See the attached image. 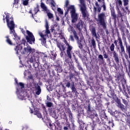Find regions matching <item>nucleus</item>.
<instances>
[{
	"label": "nucleus",
	"mask_w": 130,
	"mask_h": 130,
	"mask_svg": "<svg viewBox=\"0 0 130 130\" xmlns=\"http://www.w3.org/2000/svg\"><path fill=\"white\" fill-rule=\"evenodd\" d=\"M16 40L17 41L16 42V43L17 44H18V45L16 46V47L14 48V50H15L17 54H19L20 52L22 54L34 53V52H35V49H32L29 46H27L26 47H24L23 49H22L23 46H22V44L25 45V40H22V43H20V39L19 40Z\"/></svg>",
	"instance_id": "obj_1"
},
{
	"label": "nucleus",
	"mask_w": 130,
	"mask_h": 130,
	"mask_svg": "<svg viewBox=\"0 0 130 130\" xmlns=\"http://www.w3.org/2000/svg\"><path fill=\"white\" fill-rule=\"evenodd\" d=\"M70 1L69 0H66L65 1V5L64 6V9L67 12L65 13V15H67L69 13V11L70 12L72 22V23H76L78 21L79 18V14L76 12V8L74 5H70Z\"/></svg>",
	"instance_id": "obj_2"
},
{
	"label": "nucleus",
	"mask_w": 130,
	"mask_h": 130,
	"mask_svg": "<svg viewBox=\"0 0 130 130\" xmlns=\"http://www.w3.org/2000/svg\"><path fill=\"white\" fill-rule=\"evenodd\" d=\"M15 81L17 85L16 94L19 100H25L27 99V92L24 91V83L19 82L18 83V80L15 79Z\"/></svg>",
	"instance_id": "obj_3"
},
{
	"label": "nucleus",
	"mask_w": 130,
	"mask_h": 130,
	"mask_svg": "<svg viewBox=\"0 0 130 130\" xmlns=\"http://www.w3.org/2000/svg\"><path fill=\"white\" fill-rule=\"evenodd\" d=\"M6 21L7 23V26L10 30V34H13L15 40H20V37H18L16 32H15V23H14V21L13 20V18L10 17L11 15L9 14H6Z\"/></svg>",
	"instance_id": "obj_4"
},
{
	"label": "nucleus",
	"mask_w": 130,
	"mask_h": 130,
	"mask_svg": "<svg viewBox=\"0 0 130 130\" xmlns=\"http://www.w3.org/2000/svg\"><path fill=\"white\" fill-rule=\"evenodd\" d=\"M45 28V34H43L42 32H39V35L41 37V40L42 41V44L43 45H45V44L46 43V38L51 37V34H50V30H49V26L48 25V22L47 21H46Z\"/></svg>",
	"instance_id": "obj_5"
},
{
	"label": "nucleus",
	"mask_w": 130,
	"mask_h": 130,
	"mask_svg": "<svg viewBox=\"0 0 130 130\" xmlns=\"http://www.w3.org/2000/svg\"><path fill=\"white\" fill-rule=\"evenodd\" d=\"M106 18L105 14L102 13L98 15V19H96L98 25L100 24L103 26V28L106 27V22H105Z\"/></svg>",
	"instance_id": "obj_6"
},
{
	"label": "nucleus",
	"mask_w": 130,
	"mask_h": 130,
	"mask_svg": "<svg viewBox=\"0 0 130 130\" xmlns=\"http://www.w3.org/2000/svg\"><path fill=\"white\" fill-rule=\"evenodd\" d=\"M118 42L120 45V50L119 51V53L121 54V56L123 57L124 56L126 59L128 58V56L125 54V51H124V47L122 44V41H121V38L120 37L118 38Z\"/></svg>",
	"instance_id": "obj_7"
},
{
	"label": "nucleus",
	"mask_w": 130,
	"mask_h": 130,
	"mask_svg": "<svg viewBox=\"0 0 130 130\" xmlns=\"http://www.w3.org/2000/svg\"><path fill=\"white\" fill-rule=\"evenodd\" d=\"M80 5L79 7L80 8V11L82 14V16L84 18H86L88 16V11H87V8H86V5L84 3V0H79Z\"/></svg>",
	"instance_id": "obj_8"
},
{
	"label": "nucleus",
	"mask_w": 130,
	"mask_h": 130,
	"mask_svg": "<svg viewBox=\"0 0 130 130\" xmlns=\"http://www.w3.org/2000/svg\"><path fill=\"white\" fill-rule=\"evenodd\" d=\"M26 36L25 38L27 42L29 43V44H32V43H35V37L33 34L29 30H26Z\"/></svg>",
	"instance_id": "obj_9"
},
{
	"label": "nucleus",
	"mask_w": 130,
	"mask_h": 130,
	"mask_svg": "<svg viewBox=\"0 0 130 130\" xmlns=\"http://www.w3.org/2000/svg\"><path fill=\"white\" fill-rule=\"evenodd\" d=\"M63 42L66 45L67 55L69 58H72V54H71V52H72L73 46H71V45H70V43H69L68 41H67V40H64Z\"/></svg>",
	"instance_id": "obj_10"
},
{
	"label": "nucleus",
	"mask_w": 130,
	"mask_h": 130,
	"mask_svg": "<svg viewBox=\"0 0 130 130\" xmlns=\"http://www.w3.org/2000/svg\"><path fill=\"white\" fill-rule=\"evenodd\" d=\"M34 53H31V54H29L28 55L27 61H30L31 63L36 62L37 56L35 55Z\"/></svg>",
	"instance_id": "obj_11"
},
{
	"label": "nucleus",
	"mask_w": 130,
	"mask_h": 130,
	"mask_svg": "<svg viewBox=\"0 0 130 130\" xmlns=\"http://www.w3.org/2000/svg\"><path fill=\"white\" fill-rule=\"evenodd\" d=\"M30 113H34L35 115H37V116L39 118H42V115L41 113L39 112V110L37 108H34V111H33V108H30Z\"/></svg>",
	"instance_id": "obj_12"
},
{
	"label": "nucleus",
	"mask_w": 130,
	"mask_h": 130,
	"mask_svg": "<svg viewBox=\"0 0 130 130\" xmlns=\"http://www.w3.org/2000/svg\"><path fill=\"white\" fill-rule=\"evenodd\" d=\"M38 12H39V6L37 5V7L35 8L34 10L33 11H30L29 13V14H31L32 17L33 18L34 15H36Z\"/></svg>",
	"instance_id": "obj_13"
},
{
	"label": "nucleus",
	"mask_w": 130,
	"mask_h": 130,
	"mask_svg": "<svg viewBox=\"0 0 130 130\" xmlns=\"http://www.w3.org/2000/svg\"><path fill=\"white\" fill-rule=\"evenodd\" d=\"M90 31L91 32V34L93 37L97 38V34L96 33V29L93 26H91L90 27Z\"/></svg>",
	"instance_id": "obj_14"
},
{
	"label": "nucleus",
	"mask_w": 130,
	"mask_h": 130,
	"mask_svg": "<svg viewBox=\"0 0 130 130\" xmlns=\"http://www.w3.org/2000/svg\"><path fill=\"white\" fill-rule=\"evenodd\" d=\"M35 88L36 94L37 95H40V93H41V87H40V86H39L38 84H36Z\"/></svg>",
	"instance_id": "obj_15"
},
{
	"label": "nucleus",
	"mask_w": 130,
	"mask_h": 130,
	"mask_svg": "<svg viewBox=\"0 0 130 130\" xmlns=\"http://www.w3.org/2000/svg\"><path fill=\"white\" fill-rule=\"evenodd\" d=\"M57 46L61 52L63 51V50L66 49L64 46L59 42H57Z\"/></svg>",
	"instance_id": "obj_16"
},
{
	"label": "nucleus",
	"mask_w": 130,
	"mask_h": 130,
	"mask_svg": "<svg viewBox=\"0 0 130 130\" xmlns=\"http://www.w3.org/2000/svg\"><path fill=\"white\" fill-rule=\"evenodd\" d=\"M112 53L116 62H118V61H119V59H118V55L117 54V53H116L115 51H113Z\"/></svg>",
	"instance_id": "obj_17"
},
{
	"label": "nucleus",
	"mask_w": 130,
	"mask_h": 130,
	"mask_svg": "<svg viewBox=\"0 0 130 130\" xmlns=\"http://www.w3.org/2000/svg\"><path fill=\"white\" fill-rule=\"evenodd\" d=\"M77 27L79 30H82V29H83V21L82 20H80L79 21V23L77 26Z\"/></svg>",
	"instance_id": "obj_18"
},
{
	"label": "nucleus",
	"mask_w": 130,
	"mask_h": 130,
	"mask_svg": "<svg viewBox=\"0 0 130 130\" xmlns=\"http://www.w3.org/2000/svg\"><path fill=\"white\" fill-rule=\"evenodd\" d=\"M50 1L52 6V9L53 10V11H54L55 10V6L56 4H55V2H54V1L53 0H50Z\"/></svg>",
	"instance_id": "obj_19"
},
{
	"label": "nucleus",
	"mask_w": 130,
	"mask_h": 130,
	"mask_svg": "<svg viewBox=\"0 0 130 130\" xmlns=\"http://www.w3.org/2000/svg\"><path fill=\"white\" fill-rule=\"evenodd\" d=\"M68 30L69 32H70V33H74L76 32V31H75V29L73 28V26L71 25H69L68 28Z\"/></svg>",
	"instance_id": "obj_20"
},
{
	"label": "nucleus",
	"mask_w": 130,
	"mask_h": 130,
	"mask_svg": "<svg viewBox=\"0 0 130 130\" xmlns=\"http://www.w3.org/2000/svg\"><path fill=\"white\" fill-rule=\"evenodd\" d=\"M117 106H118V107H119V108H121V109H122V108H124V105L122 104L120 101H118L117 102Z\"/></svg>",
	"instance_id": "obj_21"
},
{
	"label": "nucleus",
	"mask_w": 130,
	"mask_h": 130,
	"mask_svg": "<svg viewBox=\"0 0 130 130\" xmlns=\"http://www.w3.org/2000/svg\"><path fill=\"white\" fill-rule=\"evenodd\" d=\"M51 58L53 60L55 59V57H56V54L54 51H51Z\"/></svg>",
	"instance_id": "obj_22"
},
{
	"label": "nucleus",
	"mask_w": 130,
	"mask_h": 130,
	"mask_svg": "<svg viewBox=\"0 0 130 130\" xmlns=\"http://www.w3.org/2000/svg\"><path fill=\"white\" fill-rule=\"evenodd\" d=\"M94 12H98L99 13H100L101 12V8L99 6H97V8L94 7L93 8Z\"/></svg>",
	"instance_id": "obj_23"
},
{
	"label": "nucleus",
	"mask_w": 130,
	"mask_h": 130,
	"mask_svg": "<svg viewBox=\"0 0 130 130\" xmlns=\"http://www.w3.org/2000/svg\"><path fill=\"white\" fill-rule=\"evenodd\" d=\"M71 87V90H72V92H76V91H77L76 87H75V84L74 82L72 83Z\"/></svg>",
	"instance_id": "obj_24"
},
{
	"label": "nucleus",
	"mask_w": 130,
	"mask_h": 130,
	"mask_svg": "<svg viewBox=\"0 0 130 130\" xmlns=\"http://www.w3.org/2000/svg\"><path fill=\"white\" fill-rule=\"evenodd\" d=\"M7 40L6 41L8 44L10 45H13V43H12V41L9 38V36L6 37Z\"/></svg>",
	"instance_id": "obj_25"
},
{
	"label": "nucleus",
	"mask_w": 130,
	"mask_h": 130,
	"mask_svg": "<svg viewBox=\"0 0 130 130\" xmlns=\"http://www.w3.org/2000/svg\"><path fill=\"white\" fill-rule=\"evenodd\" d=\"M19 0H14L13 7H15V8H18V4L19 3Z\"/></svg>",
	"instance_id": "obj_26"
},
{
	"label": "nucleus",
	"mask_w": 130,
	"mask_h": 130,
	"mask_svg": "<svg viewBox=\"0 0 130 130\" xmlns=\"http://www.w3.org/2000/svg\"><path fill=\"white\" fill-rule=\"evenodd\" d=\"M41 7L42 9L44 10V11H47V10H48L47 7H46V6H45V5H44V4L41 3Z\"/></svg>",
	"instance_id": "obj_27"
},
{
	"label": "nucleus",
	"mask_w": 130,
	"mask_h": 130,
	"mask_svg": "<svg viewBox=\"0 0 130 130\" xmlns=\"http://www.w3.org/2000/svg\"><path fill=\"white\" fill-rule=\"evenodd\" d=\"M47 16L49 18V19H52L53 18V14L50 12H48L47 13Z\"/></svg>",
	"instance_id": "obj_28"
},
{
	"label": "nucleus",
	"mask_w": 130,
	"mask_h": 130,
	"mask_svg": "<svg viewBox=\"0 0 130 130\" xmlns=\"http://www.w3.org/2000/svg\"><path fill=\"white\" fill-rule=\"evenodd\" d=\"M126 51L128 53V57L130 58V46H126Z\"/></svg>",
	"instance_id": "obj_29"
},
{
	"label": "nucleus",
	"mask_w": 130,
	"mask_h": 130,
	"mask_svg": "<svg viewBox=\"0 0 130 130\" xmlns=\"http://www.w3.org/2000/svg\"><path fill=\"white\" fill-rule=\"evenodd\" d=\"M115 47V46L114 45V44H112V45L110 46V50L111 51H114V48Z\"/></svg>",
	"instance_id": "obj_30"
},
{
	"label": "nucleus",
	"mask_w": 130,
	"mask_h": 130,
	"mask_svg": "<svg viewBox=\"0 0 130 130\" xmlns=\"http://www.w3.org/2000/svg\"><path fill=\"white\" fill-rule=\"evenodd\" d=\"M28 3H29V0H23V5H24V6H27Z\"/></svg>",
	"instance_id": "obj_31"
},
{
	"label": "nucleus",
	"mask_w": 130,
	"mask_h": 130,
	"mask_svg": "<svg viewBox=\"0 0 130 130\" xmlns=\"http://www.w3.org/2000/svg\"><path fill=\"white\" fill-rule=\"evenodd\" d=\"M57 12H58V13H59V14H60L61 15H63V11H62L61 9H60L59 8H58L57 9Z\"/></svg>",
	"instance_id": "obj_32"
},
{
	"label": "nucleus",
	"mask_w": 130,
	"mask_h": 130,
	"mask_svg": "<svg viewBox=\"0 0 130 130\" xmlns=\"http://www.w3.org/2000/svg\"><path fill=\"white\" fill-rule=\"evenodd\" d=\"M73 34L76 40H79V37H78V35H77V32L75 31L74 33H73Z\"/></svg>",
	"instance_id": "obj_33"
},
{
	"label": "nucleus",
	"mask_w": 130,
	"mask_h": 130,
	"mask_svg": "<svg viewBox=\"0 0 130 130\" xmlns=\"http://www.w3.org/2000/svg\"><path fill=\"white\" fill-rule=\"evenodd\" d=\"M46 105L48 107H51V106H52V103L51 102H48L46 103Z\"/></svg>",
	"instance_id": "obj_34"
},
{
	"label": "nucleus",
	"mask_w": 130,
	"mask_h": 130,
	"mask_svg": "<svg viewBox=\"0 0 130 130\" xmlns=\"http://www.w3.org/2000/svg\"><path fill=\"white\" fill-rule=\"evenodd\" d=\"M112 16H113V18L115 19L116 18V15H115V13H114V11H111Z\"/></svg>",
	"instance_id": "obj_35"
},
{
	"label": "nucleus",
	"mask_w": 130,
	"mask_h": 130,
	"mask_svg": "<svg viewBox=\"0 0 130 130\" xmlns=\"http://www.w3.org/2000/svg\"><path fill=\"white\" fill-rule=\"evenodd\" d=\"M124 5L127 6L128 5V0H123Z\"/></svg>",
	"instance_id": "obj_36"
},
{
	"label": "nucleus",
	"mask_w": 130,
	"mask_h": 130,
	"mask_svg": "<svg viewBox=\"0 0 130 130\" xmlns=\"http://www.w3.org/2000/svg\"><path fill=\"white\" fill-rule=\"evenodd\" d=\"M102 7L104 9V11H106V6H105V2H104V3H102Z\"/></svg>",
	"instance_id": "obj_37"
},
{
	"label": "nucleus",
	"mask_w": 130,
	"mask_h": 130,
	"mask_svg": "<svg viewBox=\"0 0 130 130\" xmlns=\"http://www.w3.org/2000/svg\"><path fill=\"white\" fill-rule=\"evenodd\" d=\"M95 118H96V121L98 122H99V121H100V119H99V118H98V115L97 114H95Z\"/></svg>",
	"instance_id": "obj_38"
},
{
	"label": "nucleus",
	"mask_w": 130,
	"mask_h": 130,
	"mask_svg": "<svg viewBox=\"0 0 130 130\" xmlns=\"http://www.w3.org/2000/svg\"><path fill=\"white\" fill-rule=\"evenodd\" d=\"M20 30L21 31L22 33H23L24 34V35H25L26 32L25 31V30L23 28H20Z\"/></svg>",
	"instance_id": "obj_39"
},
{
	"label": "nucleus",
	"mask_w": 130,
	"mask_h": 130,
	"mask_svg": "<svg viewBox=\"0 0 130 130\" xmlns=\"http://www.w3.org/2000/svg\"><path fill=\"white\" fill-rule=\"evenodd\" d=\"M98 2H99V3H100L101 4H104V3H105V1L104 0H98Z\"/></svg>",
	"instance_id": "obj_40"
},
{
	"label": "nucleus",
	"mask_w": 130,
	"mask_h": 130,
	"mask_svg": "<svg viewBox=\"0 0 130 130\" xmlns=\"http://www.w3.org/2000/svg\"><path fill=\"white\" fill-rule=\"evenodd\" d=\"M99 58H100V59H102V60H103V56H102L101 54L99 55Z\"/></svg>",
	"instance_id": "obj_41"
},
{
	"label": "nucleus",
	"mask_w": 130,
	"mask_h": 130,
	"mask_svg": "<svg viewBox=\"0 0 130 130\" xmlns=\"http://www.w3.org/2000/svg\"><path fill=\"white\" fill-rule=\"evenodd\" d=\"M70 86H71V83L70 82L67 83L66 85V87H67L68 88H70Z\"/></svg>",
	"instance_id": "obj_42"
},
{
	"label": "nucleus",
	"mask_w": 130,
	"mask_h": 130,
	"mask_svg": "<svg viewBox=\"0 0 130 130\" xmlns=\"http://www.w3.org/2000/svg\"><path fill=\"white\" fill-rule=\"evenodd\" d=\"M118 3L119 6H121V5H122V2H121V1L119 0L118 1Z\"/></svg>",
	"instance_id": "obj_43"
},
{
	"label": "nucleus",
	"mask_w": 130,
	"mask_h": 130,
	"mask_svg": "<svg viewBox=\"0 0 130 130\" xmlns=\"http://www.w3.org/2000/svg\"><path fill=\"white\" fill-rule=\"evenodd\" d=\"M117 42H118V41H117V40H115V41L114 42V44L116 45V46H117Z\"/></svg>",
	"instance_id": "obj_44"
},
{
	"label": "nucleus",
	"mask_w": 130,
	"mask_h": 130,
	"mask_svg": "<svg viewBox=\"0 0 130 130\" xmlns=\"http://www.w3.org/2000/svg\"><path fill=\"white\" fill-rule=\"evenodd\" d=\"M70 39L71 41H74V37H73V36H70Z\"/></svg>",
	"instance_id": "obj_45"
},
{
	"label": "nucleus",
	"mask_w": 130,
	"mask_h": 130,
	"mask_svg": "<svg viewBox=\"0 0 130 130\" xmlns=\"http://www.w3.org/2000/svg\"><path fill=\"white\" fill-rule=\"evenodd\" d=\"M104 56L105 58H107L108 57V55L106 54H105Z\"/></svg>",
	"instance_id": "obj_46"
},
{
	"label": "nucleus",
	"mask_w": 130,
	"mask_h": 130,
	"mask_svg": "<svg viewBox=\"0 0 130 130\" xmlns=\"http://www.w3.org/2000/svg\"><path fill=\"white\" fill-rule=\"evenodd\" d=\"M92 44L93 46L95 45V41L94 40L92 41Z\"/></svg>",
	"instance_id": "obj_47"
},
{
	"label": "nucleus",
	"mask_w": 130,
	"mask_h": 130,
	"mask_svg": "<svg viewBox=\"0 0 130 130\" xmlns=\"http://www.w3.org/2000/svg\"><path fill=\"white\" fill-rule=\"evenodd\" d=\"M129 76L130 77V62H129Z\"/></svg>",
	"instance_id": "obj_48"
},
{
	"label": "nucleus",
	"mask_w": 130,
	"mask_h": 130,
	"mask_svg": "<svg viewBox=\"0 0 130 130\" xmlns=\"http://www.w3.org/2000/svg\"><path fill=\"white\" fill-rule=\"evenodd\" d=\"M63 129L64 130H68V127H64Z\"/></svg>",
	"instance_id": "obj_49"
},
{
	"label": "nucleus",
	"mask_w": 130,
	"mask_h": 130,
	"mask_svg": "<svg viewBox=\"0 0 130 130\" xmlns=\"http://www.w3.org/2000/svg\"><path fill=\"white\" fill-rule=\"evenodd\" d=\"M79 47L80 48H82V44H79Z\"/></svg>",
	"instance_id": "obj_50"
},
{
	"label": "nucleus",
	"mask_w": 130,
	"mask_h": 130,
	"mask_svg": "<svg viewBox=\"0 0 130 130\" xmlns=\"http://www.w3.org/2000/svg\"><path fill=\"white\" fill-rule=\"evenodd\" d=\"M56 20H57V21H59V19L58 18V17H56Z\"/></svg>",
	"instance_id": "obj_51"
},
{
	"label": "nucleus",
	"mask_w": 130,
	"mask_h": 130,
	"mask_svg": "<svg viewBox=\"0 0 130 130\" xmlns=\"http://www.w3.org/2000/svg\"><path fill=\"white\" fill-rule=\"evenodd\" d=\"M81 40H84V38L83 37L81 38Z\"/></svg>",
	"instance_id": "obj_52"
},
{
	"label": "nucleus",
	"mask_w": 130,
	"mask_h": 130,
	"mask_svg": "<svg viewBox=\"0 0 130 130\" xmlns=\"http://www.w3.org/2000/svg\"><path fill=\"white\" fill-rule=\"evenodd\" d=\"M51 31H52V32H53V28H51Z\"/></svg>",
	"instance_id": "obj_53"
},
{
	"label": "nucleus",
	"mask_w": 130,
	"mask_h": 130,
	"mask_svg": "<svg viewBox=\"0 0 130 130\" xmlns=\"http://www.w3.org/2000/svg\"><path fill=\"white\" fill-rule=\"evenodd\" d=\"M128 8L127 7H126V8H125V9H126V10H128Z\"/></svg>",
	"instance_id": "obj_54"
},
{
	"label": "nucleus",
	"mask_w": 130,
	"mask_h": 130,
	"mask_svg": "<svg viewBox=\"0 0 130 130\" xmlns=\"http://www.w3.org/2000/svg\"><path fill=\"white\" fill-rule=\"evenodd\" d=\"M88 1V2H89V3H90V2H91V0H87Z\"/></svg>",
	"instance_id": "obj_55"
},
{
	"label": "nucleus",
	"mask_w": 130,
	"mask_h": 130,
	"mask_svg": "<svg viewBox=\"0 0 130 130\" xmlns=\"http://www.w3.org/2000/svg\"><path fill=\"white\" fill-rule=\"evenodd\" d=\"M9 123H12V122H9Z\"/></svg>",
	"instance_id": "obj_56"
},
{
	"label": "nucleus",
	"mask_w": 130,
	"mask_h": 130,
	"mask_svg": "<svg viewBox=\"0 0 130 130\" xmlns=\"http://www.w3.org/2000/svg\"><path fill=\"white\" fill-rule=\"evenodd\" d=\"M26 75V74L24 73V76H25Z\"/></svg>",
	"instance_id": "obj_57"
},
{
	"label": "nucleus",
	"mask_w": 130,
	"mask_h": 130,
	"mask_svg": "<svg viewBox=\"0 0 130 130\" xmlns=\"http://www.w3.org/2000/svg\"><path fill=\"white\" fill-rule=\"evenodd\" d=\"M3 20H5V18H3Z\"/></svg>",
	"instance_id": "obj_58"
},
{
	"label": "nucleus",
	"mask_w": 130,
	"mask_h": 130,
	"mask_svg": "<svg viewBox=\"0 0 130 130\" xmlns=\"http://www.w3.org/2000/svg\"><path fill=\"white\" fill-rule=\"evenodd\" d=\"M61 53H62V52H61Z\"/></svg>",
	"instance_id": "obj_59"
}]
</instances>
